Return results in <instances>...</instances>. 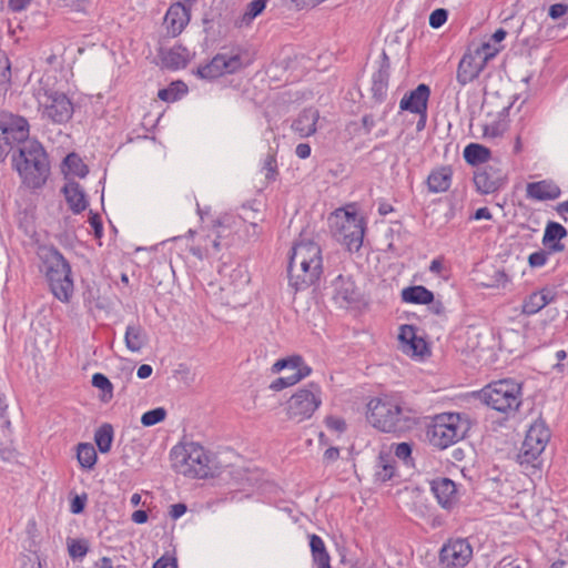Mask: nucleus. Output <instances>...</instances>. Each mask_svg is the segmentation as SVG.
Segmentation results:
<instances>
[{
  "instance_id": "1",
  "label": "nucleus",
  "mask_w": 568,
  "mask_h": 568,
  "mask_svg": "<svg viewBox=\"0 0 568 568\" xmlns=\"http://www.w3.org/2000/svg\"><path fill=\"white\" fill-rule=\"evenodd\" d=\"M323 272L322 250L308 241L296 243L287 266L288 283L296 292L316 284Z\"/></svg>"
},
{
  "instance_id": "2",
  "label": "nucleus",
  "mask_w": 568,
  "mask_h": 568,
  "mask_svg": "<svg viewBox=\"0 0 568 568\" xmlns=\"http://www.w3.org/2000/svg\"><path fill=\"white\" fill-rule=\"evenodd\" d=\"M12 168L22 183L30 189L42 187L50 175V161L47 151L38 140H29L13 151Z\"/></svg>"
},
{
  "instance_id": "3",
  "label": "nucleus",
  "mask_w": 568,
  "mask_h": 568,
  "mask_svg": "<svg viewBox=\"0 0 568 568\" xmlns=\"http://www.w3.org/2000/svg\"><path fill=\"white\" fill-rule=\"evenodd\" d=\"M410 409L402 407L400 403L387 395L374 397L367 404L366 418L376 429L384 433H404L415 424Z\"/></svg>"
},
{
  "instance_id": "4",
  "label": "nucleus",
  "mask_w": 568,
  "mask_h": 568,
  "mask_svg": "<svg viewBox=\"0 0 568 568\" xmlns=\"http://www.w3.org/2000/svg\"><path fill=\"white\" fill-rule=\"evenodd\" d=\"M474 395L487 407L508 415L516 413L521 405L523 387L515 379H499L489 383Z\"/></svg>"
},
{
  "instance_id": "5",
  "label": "nucleus",
  "mask_w": 568,
  "mask_h": 568,
  "mask_svg": "<svg viewBox=\"0 0 568 568\" xmlns=\"http://www.w3.org/2000/svg\"><path fill=\"white\" fill-rule=\"evenodd\" d=\"M174 469L184 476L207 478L214 475L212 457L203 446L190 442L175 445L170 453Z\"/></svg>"
},
{
  "instance_id": "6",
  "label": "nucleus",
  "mask_w": 568,
  "mask_h": 568,
  "mask_svg": "<svg viewBox=\"0 0 568 568\" xmlns=\"http://www.w3.org/2000/svg\"><path fill=\"white\" fill-rule=\"evenodd\" d=\"M469 427L466 416L459 413H444L435 416L433 425L427 430V437L434 447L445 449L462 440Z\"/></svg>"
},
{
  "instance_id": "7",
  "label": "nucleus",
  "mask_w": 568,
  "mask_h": 568,
  "mask_svg": "<svg viewBox=\"0 0 568 568\" xmlns=\"http://www.w3.org/2000/svg\"><path fill=\"white\" fill-rule=\"evenodd\" d=\"M331 227L334 239L349 252H357L362 247L365 221L359 214L345 212L337 215Z\"/></svg>"
},
{
  "instance_id": "8",
  "label": "nucleus",
  "mask_w": 568,
  "mask_h": 568,
  "mask_svg": "<svg viewBox=\"0 0 568 568\" xmlns=\"http://www.w3.org/2000/svg\"><path fill=\"white\" fill-rule=\"evenodd\" d=\"M321 404V387L316 383H310L306 387L298 389L287 400V417L301 423L311 418Z\"/></svg>"
},
{
  "instance_id": "9",
  "label": "nucleus",
  "mask_w": 568,
  "mask_h": 568,
  "mask_svg": "<svg viewBox=\"0 0 568 568\" xmlns=\"http://www.w3.org/2000/svg\"><path fill=\"white\" fill-rule=\"evenodd\" d=\"M39 103L43 106V115L55 124L69 122L74 112L71 100L59 91L45 90L43 99L39 93Z\"/></svg>"
},
{
  "instance_id": "10",
  "label": "nucleus",
  "mask_w": 568,
  "mask_h": 568,
  "mask_svg": "<svg viewBox=\"0 0 568 568\" xmlns=\"http://www.w3.org/2000/svg\"><path fill=\"white\" fill-rule=\"evenodd\" d=\"M473 557V547L467 538H450L439 550V561L446 568H463Z\"/></svg>"
},
{
  "instance_id": "11",
  "label": "nucleus",
  "mask_w": 568,
  "mask_h": 568,
  "mask_svg": "<svg viewBox=\"0 0 568 568\" xmlns=\"http://www.w3.org/2000/svg\"><path fill=\"white\" fill-rule=\"evenodd\" d=\"M241 58L239 55L227 57L225 54H216L213 59L200 65L193 73L204 80H213L225 73H234L241 68Z\"/></svg>"
},
{
  "instance_id": "12",
  "label": "nucleus",
  "mask_w": 568,
  "mask_h": 568,
  "mask_svg": "<svg viewBox=\"0 0 568 568\" xmlns=\"http://www.w3.org/2000/svg\"><path fill=\"white\" fill-rule=\"evenodd\" d=\"M50 291L62 303H69L73 296L74 283L70 263L58 268L47 277Z\"/></svg>"
},
{
  "instance_id": "13",
  "label": "nucleus",
  "mask_w": 568,
  "mask_h": 568,
  "mask_svg": "<svg viewBox=\"0 0 568 568\" xmlns=\"http://www.w3.org/2000/svg\"><path fill=\"white\" fill-rule=\"evenodd\" d=\"M0 130L4 134L19 143L29 141L30 126L26 118L13 114L9 111H0Z\"/></svg>"
},
{
  "instance_id": "14",
  "label": "nucleus",
  "mask_w": 568,
  "mask_h": 568,
  "mask_svg": "<svg viewBox=\"0 0 568 568\" xmlns=\"http://www.w3.org/2000/svg\"><path fill=\"white\" fill-rule=\"evenodd\" d=\"M506 176L503 171L491 164L485 165L474 175L476 189L481 194H491L501 189L505 184Z\"/></svg>"
},
{
  "instance_id": "15",
  "label": "nucleus",
  "mask_w": 568,
  "mask_h": 568,
  "mask_svg": "<svg viewBox=\"0 0 568 568\" xmlns=\"http://www.w3.org/2000/svg\"><path fill=\"white\" fill-rule=\"evenodd\" d=\"M389 75L390 60L386 51L383 50L378 69L373 73L371 87L372 100L377 104L383 103L387 97Z\"/></svg>"
},
{
  "instance_id": "16",
  "label": "nucleus",
  "mask_w": 568,
  "mask_h": 568,
  "mask_svg": "<svg viewBox=\"0 0 568 568\" xmlns=\"http://www.w3.org/2000/svg\"><path fill=\"white\" fill-rule=\"evenodd\" d=\"M486 63L479 55V53H475L473 50H468L464 53L463 58L460 59L457 68V74L456 80L462 85L465 87L466 84L473 82L476 80L480 72L485 69Z\"/></svg>"
},
{
  "instance_id": "17",
  "label": "nucleus",
  "mask_w": 568,
  "mask_h": 568,
  "mask_svg": "<svg viewBox=\"0 0 568 568\" xmlns=\"http://www.w3.org/2000/svg\"><path fill=\"white\" fill-rule=\"evenodd\" d=\"M430 95V89L427 84L420 83L416 89L405 94L399 102V108L403 111H409L415 114L422 115L426 119L427 102Z\"/></svg>"
},
{
  "instance_id": "18",
  "label": "nucleus",
  "mask_w": 568,
  "mask_h": 568,
  "mask_svg": "<svg viewBox=\"0 0 568 568\" xmlns=\"http://www.w3.org/2000/svg\"><path fill=\"white\" fill-rule=\"evenodd\" d=\"M398 341L403 353L410 356H420L429 353L425 339L416 334V327L413 325H402L398 334Z\"/></svg>"
},
{
  "instance_id": "19",
  "label": "nucleus",
  "mask_w": 568,
  "mask_h": 568,
  "mask_svg": "<svg viewBox=\"0 0 568 568\" xmlns=\"http://www.w3.org/2000/svg\"><path fill=\"white\" fill-rule=\"evenodd\" d=\"M334 288V300L341 305L353 304L359 301V290L352 276L338 275L332 283Z\"/></svg>"
},
{
  "instance_id": "20",
  "label": "nucleus",
  "mask_w": 568,
  "mask_h": 568,
  "mask_svg": "<svg viewBox=\"0 0 568 568\" xmlns=\"http://www.w3.org/2000/svg\"><path fill=\"white\" fill-rule=\"evenodd\" d=\"M191 19V9L183 3H172L166 11L164 22L172 37H178L187 26Z\"/></svg>"
},
{
  "instance_id": "21",
  "label": "nucleus",
  "mask_w": 568,
  "mask_h": 568,
  "mask_svg": "<svg viewBox=\"0 0 568 568\" xmlns=\"http://www.w3.org/2000/svg\"><path fill=\"white\" fill-rule=\"evenodd\" d=\"M430 488L443 508L450 509L457 503V488L452 479L446 477L434 479Z\"/></svg>"
},
{
  "instance_id": "22",
  "label": "nucleus",
  "mask_w": 568,
  "mask_h": 568,
  "mask_svg": "<svg viewBox=\"0 0 568 568\" xmlns=\"http://www.w3.org/2000/svg\"><path fill=\"white\" fill-rule=\"evenodd\" d=\"M37 256L41 261L45 277L69 263L62 253L53 245L39 244L37 247Z\"/></svg>"
},
{
  "instance_id": "23",
  "label": "nucleus",
  "mask_w": 568,
  "mask_h": 568,
  "mask_svg": "<svg viewBox=\"0 0 568 568\" xmlns=\"http://www.w3.org/2000/svg\"><path fill=\"white\" fill-rule=\"evenodd\" d=\"M159 58L163 68L179 70L187 65L191 54L185 47L178 44L170 49H160Z\"/></svg>"
},
{
  "instance_id": "24",
  "label": "nucleus",
  "mask_w": 568,
  "mask_h": 568,
  "mask_svg": "<svg viewBox=\"0 0 568 568\" xmlns=\"http://www.w3.org/2000/svg\"><path fill=\"white\" fill-rule=\"evenodd\" d=\"M527 197L537 201H551L561 195V189L551 180H541L527 184Z\"/></svg>"
},
{
  "instance_id": "25",
  "label": "nucleus",
  "mask_w": 568,
  "mask_h": 568,
  "mask_svg": "<svg viewBox=\"0 0 568 568\" xmlns=\"http://www.w3.org/2000/svg\"><path fill=\"white\" fill-rule=\"evenodd\" d=\"M556 295V292L549 287H544L540 291L531 293L524 300L521 313L528 316L537 314L545 306L555 301Z\"/></svg>"
},
{
  "instance_id": "26",
  "label": "nucleus",
  "mask_w": 568,
  "mask_h": 568,
  "mask_svg": "<svg viewBox=\"0 0 568 568\" xmlns=\"http://www.w3.org/2000/svg\"><path fill=\"white\" fill-rule=\"evenodd\" d=\"M62 193L64 194L65 201H67L70 210L74 214L82 213L89 206L87 195L78 182L69 181L62 187Z\"/></svg>"
},
{
  "instance_id": "27",
  "label": "nucleus",
  "mask_w": 568,
  "mask_h": 568,
  "mask_svg": "<svg viewBox=\"0 0 568 568\" xmlns=\"http://www.w3.org/2000/svg\"><path fill=\"white\" fill-rule=\"evenodd\" d=\"M318 112L315 109H305L293 121L292 129L301 136L306 138L316 132Z\"/></svg>"
},
{
  "instance_id": "28",
  "label": "nucleus",
  "mask_w": 568,
  "mask_h": 568,
  "mask_svg": "<svg viewBox=\"0 0 568 568\" xmlns=\"http://www.w3.org/2000/svg\"><path fill=\"white\" fill-rule=\"evenodd\" d=\"M453 170L444 165L433 170L427 178V186L432 193L446 192L452 184Z\"/></svg>"
},
{
  "instance_id": "29",
  "label": "nucleus",
  "mask_w": 568,
  "mask_h": 568,
  "mask_svg": "<svg viewBox=\"0 0 568 568\" xmlns=\"http://www.w3.org/2000/svg\"><path fill=\"white\" fill-rule=\"evenodd\" d=\"M545 450L542 447L523 443L519 454L517 455V462L520 466L528 469H539L541 465L540 455Z\"/></svg>"
},
{
  "instance_id": "30",
  "label": "nucleus",
  "mask_w": 568,
  "mask_h": 568,
  "mask_svg": "<svg viewBox=\"0 0 568 568\" xmlns=\"http://www.w3.org/2000/svg\"><path fill=\"white\" fill-rule=\"evenodd\" d=\"M550 439V430L541 419L536 420L527 430L524 443L546 448Z\"/></svg>"
},
{
  "instance_id": "31",
  "label": "nucleus",
  "mask_w": 568,
  "mask_h": 568,
  "mask_svg": "<svg viewBox=\"0 0 568 568\" xmlns=\"http://www.w3.org/2000/svg\"><path fill=\"white\" fill-rule=\"evenodd\" d=\"M124 342L131 352H140L148 342V335L140 324L126 326Z\"/></svg>"
},
{
  "instance_id": "32",
  "label": "nucleus",
  "mask_w": 568,
  "mask_h": 568,
  "mask_svg": "<svg viewBox=\"0 0 568 568\" xmlns=\"http://www.w3.org/2000/svg\"><path fill=\"white\" fill-rule=\"evenodd\" d=\"M433 292L423 285H413L402 291V300L405 303L426 305L433 302Z\"/></svg>"
},
{
  "instance_id": "33",
  "label": "nucleus",
  "mask_w": 568,
  "mask_h": 568,
  "mask_svg": "<svg viewBox=\"0 0 568 568\" xmlns=\"http://www.w3.org/2000/svg\"><path fill=\"white\" fill-rule=\"evenodd\" d=\"M490 155V150L478 143H470L464 149V159L470 165L484 164L489 161Z\"/></svg>"
},
{
  "instance_id": "34",
  "label": "nucleus",
  "mask_w": 568,
  "mask_h": 568,
  "mask_svg": "<svg viewBox=\"0 0 568 568\" xmlns=\"http://www.w3.org/2000/svg\"><path fill=\"white\" fill-rule=\"evenodd\" d=\"M310 547L314 562L317 564L318 568H331L329 555L326 550L323 539L313 534L310 536Z\"/></svg>"
},
{
  "instance_id": "35",
  "label": "nucleus",
  "mask_w": 568,
  "mask_h": 568,
  "mask_svg": "<svg viewBox=\"0 0 568 568\" xmlns=\"http://www.w3.org/2000/svg\"><path fill=\"white\" fill-rule=\"evenodd\" d=\"M311 373V367H302V369H300L298 372H295L288 376L278 377L275 381H273L270 385V389L274 392H280L286 387L297 384L305 377L310 376Z\"/></svg>"
},
{
  "instance_id": "36",
  "label": "nucleus",
  "mask_w": 568,
  "mask_h": 568,
  "mask_svg": "<svg viewBox=\"0 0 568 568\" xmlns=\"http://www.w3.org/2000/svg\"><path fill=\"white\" fill-rule=\"evenodd\" d=\"M114 437L113 426L109 423L102 424L94 433V442L100 453L110 452Z\"/></svg>"
},
{
  "instance_id": "37",
  "label": "nucleus",
  "mask_w": 568,
  "mask_h": 568,
  "mask_svg": "<svg viewBox=\"0 0 568 568\" xmlns=\"http://www.w3.org/2000/svg\"><path fill=\"white\" fill-rule=\"evenodd\" d=\"M77 458L83 468L92 469L98 459L94 446L90 443H80L77 449Z\"/></svg>"
},
{
  "instance_id": "38",
  "label": "nucleus",
  "mask_w": 568,
  "mask_h": 568,
  "mask_svg": "<svg viewBox=\"0 0 568 568\" xmlns=\"http://www.w3.org/2000/svg\"><path fill=\"white\" fill-rule=\"evenodd\" d=\"M302 367H310L307 364H305L303 357L301 355H292L288 357L281 358L276 361L272 365V373L277 374L284 369H290L295 372H298L302 369Z\"/></svg>"
},
{
  "instance_id": "39",
  "label": "nucleus",
  "mask_w": 568,
  "mask_h": 568,
  "mask_svg": "<svg viewBox=\"0 0 568 568\" xmlns=\"http://www.w3.org/2000/svg\"><path fill=\"white\" fill-rule=\"evenodd\" d=\"M210 230L213 232V251H221L223 247H227L230 242L227 237L231 235V229L223 225L220 220L213 222Z\"/></svg>"
},
{
  "instance_id": "40",
  "label": "nucleus",
  "mask_w": 568,
  "mask_h": 568,
  "mask_svg": "<svg viewBox=\"0 0 568 568\" xmlns=\"http://www.w3.org/2000/svg\"><path fill=\"white\" fill-rule=\"evenodd\" d=\"M11 62L7 53L0 50V95H6L11 88Z\"/></svg>"
},
{
  "instance_id": "41",
  "label": "nucleus",
  "mask_w": 568,
  "mask_h": 568,
  "mask_svg": "<svg viewBox=\"0 0 568 568\" xmlns=\"http://www.w3.org/2000/svg\"><path fill=\"white\" fill-rule=\"evenodd\" d=\"M213 232L209 229L207 234L203 237V244L190 247V253L199 260L214 257L220 251H213Z\"/></svg>"
},
{
  "instance_id": "42",
  "label": "nucleus",
  "mask_w": 568,
  "mask_h": 568,
  "mask_svg": "<svg viewBox=\"0 0 568 568\" xmlns=\"http://www.w3.org/2000/svg\"><path fill=\"white\" fill-rule=\"evenodd\" d=\"M187 92V87L183 81H174L168 88L161 89L158 92L160 100L165 102H174Z\"/></svg>"
},
{
  "instance_id": "43",
  "label": "nucleus",
  "mask_w": 568,
  "mask_h": 568,
  "mask_svg": "<svg viewBox=\"0 0 568 568\" xmlns=\"http://www.w3.org/2000/svg\"><path fill=\"white\" fill-rule=\"evenodd\" d=\"M63 164L68 168L69 173L78 176L85 178L89 173L88 165L77 153H70L64 158Z\"/></svg>"
},
{
  "instance_id": "44",
  "label": "nucleus",
  "mask_w": 568,
  "mask_h": 568,
  "mask_svg": "<svg viewBox=\"0 0 568 568\" xmlns=\"http://www.w3.org/2000/svg\"><path fill=\"white\" fill-rule=\"evenodd\" d=\"M395 474V466L387 455H379L378 465L375 471V477L377 480L385 483L390 480Z\"/></svg>"
},
{
  "instance_id": "45",
  "label": "nucleus",
  "mask_w": 568,
  "mask_h": 568,
  "mask_svg": "<svg viewBox=\"0 0 568 568\" xmlns=\"http://www.w3.org/2000/svg\"><path fill=\"white\" fill-rule=\"evenodd\" d=\"M268 1L270 0H252L247 3L241 18V23L245 26L251 24V22L265 10Z\"/></svg>"
},
{
  "instance_id": "46",
  "label": "nucleus",
  "mask_w": 568,
  "mask_h": 568,
  "mask_svg": "<svg viewBox=\"0 0 568 568\" xmlns=\"http://www.w3.org/2000/svg\"><path fill=\"white\" fill-rule=\"evenodd\" d=\"M166 417V410L163 407L145 412L141 417V423L145 427H150L163 422Z\"/></svg>"
},
{
  "instance_id": "47",
  "label": "nucleus",
  "mask_w": 568,
  "mask_h": 568,
  "mask_svg": "<svg viewBox=\"0 0 568 568\" xmlns=\"http://www.w3.org/2000/svg\"><path fill=\"white\" fill-rule=\"evenodd\" d=\"M507 122L505 119H499L497 121H493L490 123L483 124L484 136L497 138L503 135V133L507 130Z\"/></svg>"
},
{
  "instance_id": "48",
  "label": "nucleus",
  "mask_w": 568,
  "mask_h": 568,
  "mask_svg": "<svg viewBox=\"0 0 568 568\" xmlns=\"http://www.w3.org/2000/svg\"><path fill=\"white\" fill-rule=\"evenodd\" d=\"M501 45H496L493 42L485 41L480 45H478L475 50H473L475 53H479L484 62L487 64L488 60L494 58L500 50Z\"/></svg>"
},
{
  "instance_id": "49",
  "label": "nucleus",
  "mask_w": 568,
  "mask_h": 568,
  "mask_svg": "<svg viewBox=\"0 0 568 568\" xmlns=\"http://www.w3.org/2000/svg\"><path fill=\"white\" fill-rule=\"evenodd\" d=\"M89 547L85 540L71 539L68 542V551L72 559H82L88 554Z\"/></svg>"
},
{
  "instance_id": "50",
  "label": "nucleus",
  "mask_w": 568,
  "mask_h": 568,
  "mask_svg": "<svg viewBox=\"0 0 568 568\" xmlns=\"http://www.w3.org/2000/svg\"><path fill=\"white\" fill-rule=\"evenodd\" d=\"M544 235L546 239L556 237L559 240H564L568 235L567 229L558 222L548 221L544 231Z\"/></svg>"
},
{
  "instance_id": "51",
  "label": "nucleus",
  "mask_w": 568,
  "mask_h": 568,
  "mask_svg": "<svg viewBox=\"0 0 568 568\" xmlns=\"http://www.w3.org/2000/svg\"><path fill=\"white\" fill-rule=\"evenodd\" d=\"M413 446L409 443H399L395 446L394 454L395 456L403 460L405 465L409 466L413 465Z\"/></svg>"
},
{
  "instance_id": "52",
  "label": "nucleus",
  "mask_w": 568,
  "mask_h": 568,
  "mask_svg": "<svg viewBox=\"0 0 568 568\" xmlns=\"http://www.w3.org/2000/svg\"><path fill=\"white\" fill-rule=\"evenodd\" d=\"M92 385L103 393L109 394L112 397L113 385L110 379L102 373H95L92 376Z\"/></svg>"
},
{
  "instance_id": "53",
  "label": "nucleus",
  "mask_w": 568,
  "mask_h": 568,
  "mask_svg": "<svg viewBox=\"0 0 568 568\" xmlns=\"http://www.w3.org/2000/svg\"><path fill=\"white\" fill-rule=\"evenodd\" d=\"M263 170L267 182L275 181L277 175V161L274 154H267L264 160Z\"/></svg>"
},
{
  "instance_id": "54",
  "label": "nucleus",
  "mask_w": 568,
  "mask_h": 568,
  "mask_svg": "<svg viewBox=\"0 0 568 568\" xmlns=\"http://www.w3.org/2000/svg\"><path fill=\"white\" fill-rule=\"evenodd\" d=\"M550 254L551 253L548 252L546 248L539 250L537 252L531 253L528 256V264H529V266L532 267V268L544 266L547 263L548 257H549Z\"/></svg>"
},
{
  "instance_id": "55",
  "label": "nucleus",
  "mask_w": 568,
  "mask_h": 568,
  "mask_svg": "<svg viewBox=\"0 0 568 568\" xmlns=\"http://www.w3.org/2000/svg\"><path fill=\"white\" fill-rule=\"evenodd\" d=\"M448 19V11L444 8L435 9L429 16V26L438 29L445 24Z\"/></svg>"
},
{
  "instance_id": "56",
  "label": "nucleus",
  "mask_w": 568,
  "mask_h": 568,
  "mask_svg": "<svg viewBox=\"0 0 568 568\" xmlns=\"http://www.w3.org/2000/svg\"><path fill=\"white\" fill-rule=\"evenodd\" d=\"M562 240H559V239H554V237H550V239H546V235H542V245L545 246V248L550 252L551 254L554 253H559V252H564L566 246L565 244L561 242Z\"/></svg>"
},
{
  "instance_id": "57",
  "label": "nucleus",
  "mask_w": 568,
  "mask_h": 568,
  "mask_svg": "<svg viewBox=\"0 0 568 568\" xmlns=\"http://www.w3.org/2000/svg\"><path fill=\"white\" fill-rule=\"evenodd\" d=\"M325 424L327 428L338 433H343L346 430V422L341 417L328 416L325 419Z\"/></svg>"
},
{
  "instance_id": "58",
  "label": "nucleus",
  "mask_w": 568,
  "mask_h": 568,
  "mask_svg": "<svg viewBox=\"0 0 568 568\" xmlns=\"http://www.w3.org/2000/svg\"><path fill=\"white\" fill-rule=\"evenodd\" d=\"M89 222L93 229L94 236L97 239H100L103 234V224L101 216L98 213H93L92 211H90Z\"/></svg>"
},
{
  "instance_id": "59",
  "label": "nucleus",
  "mask_w": 568,
  "mask_h": 568,
  "mask_svg": "<svg viewBox=\"0 0 568 568\" xmlns=\"http://www.w3.org/2000/svg\"><path fill=\"white\" fill-rule=\"evenodd\" d=\"M87 503V495L83 494L81 496L77 495L72 500L70 505V510L72 514H81L84 510Z\"/></svg>"
},
{
  "instance_id": "60",
  "label": "nucleus",
  "mask_w": 568,
  "mask_h": 568,
  "mask_svg": "<svg viewBox=\"0 0 568 568\" xmlns=\"http://www.w3.org/2000/svg\"><path fill=\"white\" fill-rule=\"evenodd\" d=\"M568 11V6L567 4H564V3H555V4H551L550 8H549V11H548V16L554 19V20H557L559 18H561L562 16H565Z\"/></svg>"
},
{
  "instance_id": "61",
  "label": "nucleus",
  "mask_w": 568,
  "mask_h": 568,
  "mask_svg": "<svg viewBox=\"0 0 568 568\" xmlns=\"http://www.w3.org/2000/svg\"><path fill=\"white\" fill-rule=\"evenodd\" d=\"M428 310L432 314H435L437 316H445L446 314V307L444 303L440 300H435V296L433 295V302L428 303Z\"/></svg>"
},
{
  "instance_id": "62",
  "label": "nucleus",
  "mask_w": 568,
  "mask_h": 568,
  "mask_svg": "<svg viewBox=\"0 0 568 568\" xmlns=\"http://www.w3.org/2000/svg\"><path fill=\"white\" fill-rule=\"evenodd\" d=\"M12 150L9 136H0V163H2Z\"/></svg>"
},
{
  "instance_id": "63",
  "label": "nucleus",
  "mask_w": 568,
  "mask_h": 568,
  "mask_svg": "<svg viewBox=\"0 0 568 568\" xmlns=\"http://www.w3.org/2000/svg\"><path fill=\"white\" fill-rule=\"evenodd\" d=\"M187 510V507L183 503L174 504L170 507V516L172 519H178L183 516Z\"/></svg>"
},
{
  "instance_id": "64",
  "label": "nucleus",
  "mask_w": 568,
  "mask_h": 568,
  "mask_svg": "<svg viewBox=\"0 0 568 568\" xmlns=\"http://www.w3.org/2000/svg\"><path fill=\"white\" fill-rule=\"evenodd\" d=\"M31 0H9L8 6L13 12H19L24 10Z\"/></svg>"
}]
</instances>
